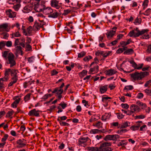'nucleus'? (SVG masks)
<instances>
[{
  "label": "nucleus",
  "mask_w": 151,
  "mask_h": 151,
  "mask_svg": "<svg viewBox=\"0 0 151 151\" xmlns=\"http://www.w3.org/2000/svg\"><path fill=\"white\" fill-rule=\"evenodd\" d=\"M2 57L6 60L7 64H10V67L12 68L16 64L15 56L11 52H9L8 51H5L2 52Z\"/></svg>",
  "instance_id": "obj_1"
},
{
  "label": "nucleus",
  "mask_w": 151,
  "mask_h": 151,
  "mask_svg": "<svg viewBox=\"0 0 151 151\" xmlns=\"http://www.w3.org/2000/svg\"><path fill=\"white\" fill-rule=\"evenodd\" d=\"M65 83H63L60 86L58 87L55 88L54 90L52 92V93H56L57 96H58V98L59 100H60L62 97V94L63 91L62 88L64 86Z\"/></svg>",
  "instance_id": "obj_2"
},
{
  "label": "nucleus",
  "mask_w": 151,
  "mask_h": 151,
  "mask_svg": "<svg viewBox=\"0 0 151 151\" xmlns=\"http://www.w3.org/2000/svg\"><path fill=\"white\" fill-rule=\"evenodd\" d=\"M90 141V139L88 137H81L78 139V144L80 145L83 146L84 147L86 146L87 144L86 142L87 141Z\"/></svg>",
  "instance_id": "obj_3"
},
{
  "label": "nucleus",
  "mask_w": 151,
  "mask_h": 151,
  "mask_svg": "<svg viewBox=\"0 0 151 151\" xmlns=\"http://www.w3.org/2000/svg\"><path fill=\"white\" fill-rule=\"evenodd\" d=\"M16 143L17 144L16 147L18 148L25 147L27 144L26 140L24 139H19L17 141Z\"/></svg>",
  "instance_id": "obj_4"
},
{
  "label": "nucleus",
  "mask_w": 151,
  "mask_h": 151,
  "mask_svg": "<svg viewBox=\"0 0 151 151\" xmlns=\"http://www.w3.org/2000/svg\"><path fill=\"white\" fill-rule=\"evenodd\" d=\"M119 136L118 134L107 135L104 138V139L106 141L108 140H116L119 138Z\"/></svg>",
  "instance_id": "obj_5"
},
{
  "label": "nucleus",
  "mask_w": 151,
  "mask_h": 151,
  "mask_svg": "<svg viewBox=\"0 0 151 151\" xmlns=\"http://www.w3.org/2000/svg\"><path fill=\"white\" fill-rule=\"evenodd\" d=\"M41 112L40 110H37L36 109H34L30 110L29 112L28 115L30 116L38 117L40 116V113Z\"/></svg>",
  "instance_id": "obj_6"
},
{
  "label": "nucleus",
  "mask_w": 151,
  "mask_h": 151,
  "mask_svg": "<svg viewBox=\"0 0 151 151\" xmlns=\"http://www.w3.org/2000/svg\"><path fill=\"white\" fill-rule=\"evenodd\" d=\"M8 24L3 23L0 25V32H4L5 31L9 32L10 28L8 29Z\"/></svg>",
  "instance_id": "obj_7"
},
{
  "label": "nucleus",
  "mask_w": 151,
  "mask_h": 151,
  "mask_svg": "<svg viewBox=\"0 0 151 151\" xmlns=\"http://www.w3.org/2000/svg\"><path fill=\"white\" fill-rule=\"evenodd\" d=\"M44 25V24H42L41 22L35 21L33 27L35 31H37L39 30L40 28H43Z\"/></svg>",
  "instance_id": "obj_8"
},
{
  "label": "nucleus",
  "mask_w": 151,
  "mask_h": 151,
  "mask_svg": "<svg viewBox=\"0 0 151 151\" xmlns=\"http://www.w3.org/2000/svg\"><path fill=\"white\" fill-rule=\"evenodd\" d=\"M53 12V9L51 7H46L43 5V13L45 14L49 15L50 14L52 13Z\"/></svg>",
  "instance_id": "obj_9"
},
{
  "label": "nucleus",
  "mask_w": 151,
  "mask_h": 151,
  "mask_svg": "<svg viewBox=\"0 0 151 151\" xmlns=\"http://www.w3.org/2000/svg\"><path fill=\"white\" fill-rule=\"evenodd\" d=\"M6 13L9 17L11 18L15 17L16 16V12H13L11 9H9L6 11Z\"/></svg>",
  "instance_id": "obj_10"
},
{
  "label": "nucleus",
  "mask_w": 151,
  "mask_h": 151,
  "mask_svg": "<svg viewBox=\"0 0 151 151\" xmlns=\"http://www.w3.org/2000/svg\"><path fill=\"white\" fill-rule=\"evenodd\" d=\"M131 77L134 80L142 79L140 73L137 72H135L134 73L131 74Z\"/></svg>",
  "instance_id": "obj_11"
},
{
  "label": "nucleus",
  "mask_w": 151,
  "mask_h": 151,
  "mask_svg": "<svg viewBox=\"0 0 151 151\" xmlns=\"http://www.w3.org/2000/svg\"><path fill=\"white\" fill-rule=\"evenodd\" d=\"M59 1L56 0H52L51 1V5L52 7L58 9L60 8V6L59 5Z\"/></svg>",
  "instance_id": "obj_12"
},
{
  "label": "nucleus",
  "mask_w": 151,
  "mask_h": 151,
  "mask_svg": "<svg viewBox=\"0 0 151 151\" xmlns=\"http://www.w3.org/2000/svg\"><path fill=\"white\" fill-rule=\"evenodd\" d=\"M130 63L132 65V66L135 69H137L138 70H139L141 69L143 66V63L141 64H139V66L137 67V65L135 62L133 60H131L130 61Z\"/></svg>",
  "instance_id": "obj_13"
},
{
  "label": "nucleus",
  "mask_w": 151,
  "mask_h": 151,
  "mask_svg": "<svg viewBox=\"0 0 151 151\" xmlns=\"http://www.w3.org/2000/svg\"><path fill=\"white\" fill-rule=\"evenodd\" d=\"M130 109L132 110L134 113L136 111L139 112L140 111V108L137 105L132 104L130 107Z\"/></svg>",
  "instance_id": "obj_14"
},
{
  "label": "nucleus",
  "mask_w": 151,
  "mask_h": 151,
  "mask_svg": "<svg viewBox=\"0 0 151 151\" xmlns=\"http://www.w3.org/2000/svg\"><path fill=\"white\" fill-rule=\"evenodd\" d=\"M18 73V70L15 69H11V76L12 77L18 78L17 73Z\"/></svg>",
  "instance_id": "obj_15"
},
{
  "label": "nucleus",
  "mask_w": 151,
  "mask_h": 151,
  "mask_svg": "<svg viewBox=\"0 0 151 151\" xmlns=\"http://www.w3.org/2000/svg\"><path fill=\"white\" fill-rule=\"evenodd\" d=\"M116 33V31H113L111 30L109 31H108L107 33H106V35L107 36V37L108 39H110Z\"/></svg>",
  "instance_id": "obj_16"
},
{
  "label": "nucleus",
  "mask_w": 151,
  "mask_h": 151,
  "mask_svg": "<svg viewBox=\"0 0 151 151\" xmlns=\"http://www.w3.org/2000/svg\"><path fill=\"white\" fill-rule=\"evenodd\" d=\"M111 115V113H106L104 115L102 116L101 120L103 121H106V119L110 118Z\"/></svg>",
  "instance_id": "obj_17"
},
{
  "label": "nucleus",
  "mask_w": 151,
  "mask_h": 151,
  "mask_svg": "<svg viewBox=\"0 0 151 151\" xmlns=\"http://www.w3.org/2000/svg\"><path fill=\"white\" fill-rule=\"evenodd\" d=\"M116 71L114 70L113 69H110L106 70L105 73L107 75L112 76L116 73Z\"/></svg>",
  "instance_id": "obj_18"
},
{
  "label": "nucleus",
  "mask_w": 151,
  "mask_h": 151,
  "mask_svg": "<svg viewBox=\"0 0 151 151\" xmlns=\"http://www.w3.org/2000/svg\"><path fill=\"white\" fill-rule=\"evenodd\" d=\"M15 97L16 98V99H17V98H18V99H16L12 104V107L14 108H16L17 107V105L19 103L20 100V98H19L18 96H16Z\"/></svg>",
  "instance_id": "obj_19"
},
{
  "label": "nucleus",
  "mask_w": 151,
  "mask_h": 151,
  "mask_svg": "<svg viewBox=\"0 0 151 151\" xmlns=\"http://www.w3.org/2000/svg\"><path fill=\"white\" fill-rule=\"evenodd\" d=\"M16 49V52L15 53V55L17 56V54H19L21 53V55L23 54V52L22 50V48L20 46H15Z\"/></svg>",
  "instance_id": "obj_20"
},
{
  "label": "nucleus",
  "mask_w": 151,
  "mask_h": 151,
  "mask_svg": "<svg viewBox=\"0 0 151 151\" xmlns=\"http://www.w3.org/2000/svg\"><path fill=\"white\" fill-rule=\"evenodd\" d=\"M108 89V85H105L104 86H101L100 88V91L101 93L106 92Z\"/></svg>",
  "instance_id": "obj_21"
},
{
  "label": "nucleus",
  "mask_w": 151,
  "mask_h": 151,
  "mask_svg": "<svg viewBox=\"0 0 151 151\" xmlns=\"http://www.w3.org/2000/svg\"><path fill=\"white\" fill-rule=\"evenodd\" d=\"M148 30L147 29H143L141 31L139 30V32H137L134 35L135 37H138L140 35H141L143 34H144L145 33L147 32L148 31Z\"/></svg>",
  "instance_id": "obj_22"
},
{
  "label": "nucleus",
  "mask_w": 151,
  "mask_h": 151,
  "mask_svg": "<svg viewBox=\"0 0 151 151\" xmlns=\"http://www.w3.org/2000/svg\"><path fill=\"white\" fill-rule=\"evenodd\" d=\"M107 132V131H102V130H99L97 129H91L90 131V133H93V134H95L100 133H105Z\"/></svg>",
  "instance_id": "obj_23"
},
{
  "label": "nucleus",
  "mask_w": 151,
  "mask_h": 151,
  "mask_svg": "<svg viewBox=\"0 0 151 151\" xmlns=\"http://www.w3.org/2000/svg\"><path fill=\"white\" fill-rule=\"evenodd\" d=\"M87 150L88 151H99V147H89L86 148Z\"/></svg>",
  "instance_id": "obj_24"
},
{
  "label": "nucleus",
  "mask_w": 151,
  "mask_h": 151,
  "mask_svg": "<svg viewBox=\"0 0 151 151\" xmlns=\"http://www.w3.org/2000/svg\"><path fill=\"white\" fill-rule=\"evenodd\" d=\"M59 15V13L58 12H56L50 14L48 16V17L52 18H57Z\"/></svg>",
  "instance_id": "obj_25"
},
{
  "label": "nucleus",
  "mask_w": 151,
  "mask_h": 151,
  "mask_svg": "<svg viewBox=\"0 0 151 151\" xmlns=\"http://www.w3.org/2000/svg\"><path fill=\"white\" fill-rule=\"evenodd\" d=\"M11 80L12 81H11L8 85L9 87L11 86H12L14 84L16 83L18 80V78L12 77Z\"/></svg>",
  "instance_id": "obj_26"
},
{
  "label": "nucleus",
  "mask_w": 151,
  "mask_h": 151,
  "mask_svg": "<svg viewBox=\"0 0 151 151\" xmlns=\"http://www.w3.org/2000/svg\"><path fill=\"white\" fill-rule=\"evenodd\" d=\"M130 123L127 121L122 123L121 124L120 128H124L127 127H128L130 126Z\"/></svg>",
  "instance_id": "obj_27"
},
{
  "label": "nucleus",
  "mask_w": 151,
  "mask_h": 151,
  "mask_svg": "<svg viewBox=\"0 0 151 151\" xmlns=\"http://www.w3.org/2000/svg\"><path fill=\"white\" fill-rule=\"evenodd\" d=\"M136 104H137V106H139L142 109H143L146 107V105L145 103H143L142 102L138 101H137Z\"/></svg>",
  "instance_id": "obj_28"
},
{
  "label": "nucleus",
  "mask_w": 151,
  "mask_h": 151,
  "mask_svg": "<svg viewBox=\"0 0 151 151\" xmlns=\"http://www.w3.org/2000/svg\"><path fill=\"white\" fill-rule=\"evenodd\" d=\"M111 146V144L110 142H106L101 144L99 147H100V148L106 147H109Z\"/></svg>",
  "instance_id": "obj_29"
},
{
  "label": "nucleus",
  "mask_w": 151,
  "mask_h": 151,
  "mask_svg": "<svg viewBox=\"0 0 151 151\" xmlns=\"http://www.w3.org/2000/svg\"><path fill=\"white\" fill-rule=\"evenodd\" d=\"M32 8L30 7L29 6H26L24 8L23 12L24 13H28L29 12L32 10Z\"/></svg>",
  "instance_id": "obj_30"
},
{
  "label": "nucleus",
  "mask_w": 151,
  "mask_h": 151,
  "mask_svg": "<svg viewBox=\"0 0 151 151\" xmlns=\"http://www.w3.org/2000/svg\"><path fill=\"white\" fill-rule=\"evenodd\" d=\"M99 151H111L113 149L110 147H106L100 148Z\"/></svg>",
  "instance_id": "obj_31"
},
{
  "label": "nucleus",
  "mask_w": 151,
  "mask_h": 151,
  "mask_svg": "<svg viewBox=\"0 0 151 151\" xmlns=\"http://www.w3.org/2000/svg\"><path fill=\"white\" fill-rule=\"evenodd\" d=\"M134 51L132 49L130 48L128 50H127L124 52V55L128 54L129 55L133 53Z\"/></svg>",
  "instance_id": "obj_32"
},
{
  "label": "nucleus",
  "mask_w": 151,
  "mask_h": 151,
  "mask_svg": "<svg viewBox=\"0 0 151 151\" xmlns=\"http://www.w3.org/2000/svg\"><path fill=\"white\" fill-rule=\"evenodd\" d=\"M99 66L98 65H96L93 68H91L90 69V72H92L94 71H95L96 73L97 72L99 71Z\"/></svg>",
  "instance_id": "obj_33"
},
{
  "label": "nucleus",
  "mask_w": 151,
  "mask_h": 151,
  "mask_svg": "<svg viewBox=\"0 0 151 151\" xmlns=\"http://www.w3.org/2000/svg\"><path fill=\"white\" fill-rule=\"evenodd\" d=\"M127 144V142H126L124 140H121L117 145L119 147L122 146V147H124Z\"/></svg>",
  "instance_id": "obj_34"
},
{
  "label": "nucleus",
  "mask_w": 151,
  "mask_h": 151,
  "mask_svg": "<svg viewBox=\"0 0 151 151\" xmlns=\"http://www.w3.org/2000/svg\"><path fill=\"white\" fill-rule=\"evenodd\" d=\"M11 35L12 36V38H13L14 37H19L21 36V35L20 34L19 31H17L16 32L12 33Z\"/></svg>",
  "instance_id": "obj_35"
},
{
  "label": "nucleus",
  "mask_w": 151,
  "mask_h": 151,
  "mask_svg": "<svg viewBox=\"0 0 151 151\" xmlns=\"http://www.w3.org/2000/svg\"><path fill=\"white\" fill-rule=\"evenodd\" d=\"M141 19L137 17L135 20L134 23L135 25L139 24L141 23Z\"/></svg>",
  "instance_id": "obj_36"
},
{
  "label": "nucleus",
  "mask_w": 151,
  "mask_h": 151,
  "mask_svg": "<svg viewBox=\"0 0 151 151\" xmlns=\"http://www.w3.org/2000/svg\"><path fill=\"white\" fill-rule=\"evenodd\" d=\"M149 1L148 0H144L143 2L142 6H143V9L145 10L147 7L148 5Z\"/></svg>",
  "instance_id": "obj_37"
},
{
  "label": "nucleus",
  "mask_w": 151,
  "mask_h": 151,
  "mask_svg": "<svg viewBox=\"0 0 151 151\" xmlns=\"http://www.w3.org/2000/svg\"><path fill=\"white\" fill-rule=\"evenodd\" d=\"M131 41L130 39H128L127 42L124 41H122L120 42V44L122 45H124L126 46V45L129 44Z\"/></svg>",
  "instance_id": "obj_38"
},
{
  "label": "nucleus",
  "mask_w": 151,
  "mask_h": 151,
  "mask_svg": "<svg viewBox=\"0 0 151 151\" xmlns=\"http://www.w3.org/2000/svg\"><path fill=\"white\" fill-rule=\"evenodd\" d=\"M151 13V9L148 8L147 9L144 13L142 14L146 16H148Z\"/></svg>",
  "instance_id": "obj_39"
},
{
  "label": "nucleus",
  "mask_w": 151,
  "mask_h": 151,
  "mask_svg": "<svg viewBox=\"0 0 151 151\" xmlns=\"http://www.w3.org/2000/svg\"><path fill=\"white\" fill-rule=\"evenodd\" d=\"M140 73L141 77L142 78V79L145 76H148L149 75V73L146 71H145L143 72H141Z\"/></svg>",
  "instance_id": "obj_40"
},
{
  "label": "nucleus",
  "mask_w": 151,
  "mask_h": 151,
  "mask_svg": "<svg viewBox=\"0 0 151 151\" xmlns=\"http://www.w3.org/2000/svg\"><path fill=\"white\" fill-rule=\"evenodd\" d=\"M102 123L101 122L99 121L95 124H93V125L94 126L97 127L98 128H99L102 127Z\"/></svg>",
  "instance_id": "obj_41"
},
{
  "label": "nucleus",
  "mask_w": 151,
  "mask_h": 151,
  "mask_svg": "<svg viewBox=\"0 0 151 151\" xmlns=\"http://www.w3.org/2000/svg\"><path fill=\"white\" fill-rule=\"evenodd\" d=\"M26 50L27 51H30L32 50V48L31 46L29 44L26 43Z\"/></svg>",
  "instance_id": "obj_42"
},
{
  "label": "nucleus",
  "mask_w": 151,
  "mask_h": 151,
  "mask_svg": "<svg viewBox=\"0 0 151 151\" xmlns=\"http://www.w3.org/2000/svg\"><path fill=\"white\" fill-rule=\"evenodd\" d=\"M31 94V93H29L27 94L24 97V100L25 101H26L29 100L30 95Z\"/></svg>",
  "instance_id": "obj_43"
},
{
  "label": "nucleus",
  "mask_w": 151,
  "mask_h": 151,
  "mask_svg": "<svg viewBox=\"0 0 151 151\" xmlns=\"http://www.w3.org/2000/svg\"><path fill=\"white\" fill-rule=\"evenodd\" d=\"M144 91L147 95L151 96V89L147 88Z\"/></svg>",
  "instance_id": "obj_44"
},
{
  "label": "nucleus",
  "mask_w": 151,
  "mask_h": 151,
  "mask_svg": "<svg viewBox=\"0 0 151 151\" xmlns=\"http://www.w3.org/2000/svg\"><path fill=\"white\" fill-rule=\"evenodd\" d=\"M135 34H136V33L134 32V30H132L129 32L128 34V35L130 37H134V35Z\"/></svg>",
  "instance_id": "obj_45"
},
{
  "label": "nucleus",
  "mask_w": 151,
  "mask_h": 151,
  "mask_svg": "<svg viewBox=\"0 0 151 151\" xmlns=\"http://www.w3.org/2000/svg\"><path fill=\"white\" fill-rule=\"evenodd\" d=\"M133 89V86L131 85L127 86L125 87L124 89V90H132Z\"/></svg>",
  "instance_id": "obj_46"
},
{
  "label": "nucleus",
  "mask_w": 151,
  "mask_h": 151,
  "mask_svg": "<svg viewBox=\"0 0 151 151\" xmlns=\"http://www.w3.org/2000/svg\"><path fill=\"white\" fill-rule=\"evenodd\" d=\"M1 35L3 36V38L4 39H6L9 36V34L6 32H4L1 34Z\"/></svg>",
  "instance_id": "obj_47"
},
{
  "label": "nucleus",
  "mask_w": 151,
  "mask_h": 151,
  "mask_svg": "<svg viewBox=\"0 0 151 151\" xmlns=\"http://www.w3.org/2000/svg\"><path fill=\"white\" fill-rule=\"evenodd\" d=\"M6 45V42L4 41H2L0 42V49H1L4 47Z\"/></svg>",
  "instance_id": "obj_48"
},
{
  "label": "nucleus",
  "mask_w": 151,
  "mask_h": 151,
  "mask_svg": "<svg viewBox=\"0 0 151 151\" xmlns=\"http://www.w3.org/2000/svg\"><path fill=\"white\" fill-rule=\"evenodd\" d=\"M11 69L10 68L8 69H6L5 71V73H4V75L5 77H6L7 78L8 76L9 75V73H11Z\"/></svg>",
  "instance_id": "obj_49"
},
{
  "label": "nucleus",
  "mask_w": 151,
  "mask_h": 151,
  "mask_svg": "<svg viewBox=\"0 0 151 151\" xmlns=\"http://www.w3.org/2000/svg\"><path fill=\"white\" fill-rule=\"evenodd\" d=\"M86 54V52L84 51H82L78 54V57L81 58L83 57Z\"/></svg>",
  "instance_id": "obj_50"
},
{
  "label": "nucleus",
  "mask_w": 151,
  "mask_h": 151,
  "mask_svg": "<svg viewBox=\"0 0 151 151\" xmlns=\"http://www.w3.org/2000/svg\"><path fill=\"white\" fill-rule=\"evenodd\" d=\"M60 124L61 126H66L69 127L70 126V124L68 123L63 121H61V122H60Z\"/></svg>",
  "instance_id": "obj_51"
},
{
  "label": "nucleus",
  "mask_w": 151,
  "mask_h": 151,
  "mask_svg": "<svg viewBox=\"0 0 151 151\" xmlns=\"http://www.w3.org/2000/svg\"><path fill=\"white\" fill-rule=\"evenodd\" d=\"M6 42V45H6V46L7 47H11L12 45V42L11 41H8L7 42Z\"/></svg>",
  "instance_id": "obj_52"
},
{
  "label": "nucleus",
  "mask_w": 151,
  "mask_h": 151,
  "mask_svg": "<svg viewBox=\"0 0 151 151\" xmlns=\"http://www.w3.org/2000/svg\"><path fill=\"white\" fill-rule=\"evenodd\" d=\"M58 73V72L55 69H53L51 72V76L56 75Z\"/></svg>",
  "instance_id": "obj_53"
},
{
  "label": "nucleus",
  "mask_w": 151,
  "mask_h": 151,
  "mask_svg": "<svg viewBox=\"0 0 151 151\" xmlns=\"http://www.w3.org/2000/svg\"><path fill=\"white\" fill-rule=\"evenodd\" d=\"M121 106L122 108L126 109H128L129 107V106L127 104H122Z\"/></svg>",
  "instance_id": "obj_54"
},
{
  "label": "nucleus",
  "mask_w": 151,
  "mask_h": 151,
  "mask_svg": "<svg viewBox=\"0 0 151 151\" xmlns=\"http://www.w3.org/2000/svg\"><path fill=\"white\" fill-rule=\"evenodd\" d=\"M135 117L136 119H143L145 117V116L143 114H142L140 115L136 116Z\"/></svg>",
  "instance_id": "obj_55"
},
{
  "label": "nucleus",
  "mask_w": 151,
  "mask_h": 151,
  "mask_svg": "<svg viewBox=\"0 0 151 151\" xmlns=\"http://www.w3.org/2000/svg\"><path fill=\"white\" fill-rule=\"evenodd\" d=\"M92 58V57L90 55H89L87 56H86L83 59V60L85 61H88L89 60L91 59Z\"/></svg>",
  "instance_id": "obj_56"
},
{
  "label": "nucleus",
  "mask_w": 151,
  "mask_h": 151,
  "mask_svg": "<svg viewBox=\"0 0 151 151\" xmlns=\"http://www.w3.org/2000/svg\"><path fill=\"white\" fill-rule=\"evenodd\" d=\"M20 7V5L19 4H18L17 5H14L13 8L16 11H18Z\"/></svg>",
  "instance_id": "obj_57"
},
{
  "label": "nucleus",
  "mask_w": 151,
  "mask_h": 151,
  "mask_svg": "<svg viewBox=\"0 0 151 151\" xmlns=\"http://www.w3.org/2000/svg\"><path fill=\"white\" fill-rule=\"evenodd\" d=\"M8 137V135L7 134H5L3 137L1 139V141L2 142H5V141L7 139Z\"/></svg>",
  "instance_id": "obj_58"
},
{
  "label": "nucleus",
  "mask_w": 151,
  "mask_h": 151,
  "mask_svg": "<svg viewBox=\"0 0 151 151\" xmlns=\"http://www.w3.org/2000/svg\"><path fill=\"white\" fill-rule=\"evenodd\" d=\"M117 114V117L118 119H122L124 118V115H123L122 114H121L120 113H118Z\"/></svg>",
  "instance_id": "obj_59"
},
{
  "label": "nucleus",
  "mask_w": 151,
  "mask_h": 151,
  "mask_svg": "<svg viewBox=\"0 0 151 151\" xmlns=\"http://www.w3.org/2000/svg\"><path fill=\"white\" fill-rule=\"evenodd\" d=\"M19 38H16L15 39L14 44V46H18V45H19Z\"/></svg>",
  "instance_id": "obj_60"
},
{
  "label": "nucleus",
  "mask_w": 151,
  "mask_h": 151,
  "mask_svg": "<svg viewBox=\"0 0 151 151\" xmlns=\"http://www.w3.org/2000/svg\"><path fill=\"white\" fill-rule=\"evenodd\" d=\"M14 112V111L13 110L11 111H9L7 114L6 116L9 117L12 115Z\"/></svg>",
  "instance_id": "obj_61"
},
{
  "label": "nucleus",
  "mask_w": 151,
  "mask_h": 151,
  "mask_svg": "<svg viewBox=\"0 0 151 151\" xmlns=\"http://www.w3.org/2000/svg\"><path fill=\"white\" fill-rule=\"evenodd\" d=\"M111 53V52L108 51V52H106L104 53L103 55V56L104 58H106Z\"/></svg>",
  "instance_id": "obj_62"
},
{
  "label": "nucleus",
  "mask_w": 151,
  "mask_h": 151,
  "mask_svg": "<svg viewBox=\"0 0 151 151\" xmlns=\"http://www.w3.org/2000/svg\"><path fill=\"white\" fill-rule=\"evenodd\" d=\"M130 128L131 130L133 131L137 130L139 129L137 126H132L130 127Z\"/></svg>",
  "instance_id": "obj_63"
},
{
  "label": "nucleus",
  "mask_w": 151,
  "mask_h": 151,
  "mask_svg": "<svg viewBox=\"0 0 151 151\" xmlns=\"http://www.w3.org/2000/svg\"><path fill=\"white\" fill-rule=\"evenodd\" d=\"M118 42L117 40H116L114 41L111 42L109 44V46H112L115 45Z\"/></svg>",
  "instance_id": "obj_64"
}]
</instances>
